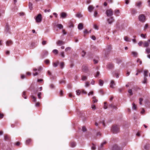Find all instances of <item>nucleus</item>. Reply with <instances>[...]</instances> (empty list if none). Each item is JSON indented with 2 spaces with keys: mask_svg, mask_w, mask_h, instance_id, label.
<instances>
[{
  "mask_svg": "<svg viewBox=\"0 0 150 150\" xmlns=\"http://www.w3.org/2000/svg\"><path fill=\"white\" fill-rule=\"evenodd\" d=\"M71 146L72 147H74L76 145V143L74 142H71Z\"/></svg>",
  "mask_w": 150,
  "mask_h": 150,
  "instance_id": "31",
  "label": "nucleus"
},
{
  "mask_svg": "<svg viewBox=\"0 0 150 150\" xmlns=\"http://www.w3.org/2000/svg\"><path fill=\"white\" fill-rule=\"evenodd\" d=\"M65 83V81L64 79H62L59 81V83L60 84H62V83Z\"/></svg>",
  "mask_w": 150,
  "mask_h": 150,
  "instance_id": "42",
  "label": "nucleus"
},
{
  "mask_svg": "<svg viewBox=\"0 0 150 150\" xmlns=\"http://www.w3.org/2000/svg\"><path fill=\"white\" fill-rule=\"evenodd\" d=\"M57 26L59 29H61L63 28V26L61 24H58L57 25Z\"/></svg>",
  "mask_w": 150,
  "mask_h": 150,
  "instance_id": "25",
  "label": "nucleus"
},
{
  "mask_svg": "<svg viewBox=\"0 0 150 150\" xmlns=\"http://www.w3.org/2000/svg\"><path fill=\"white\" fill-rule=\"evenodd\" d=\"M131 53L133 56L134 57H137L138 55L137 53L136 52L132 51L131 52Z\"/></svg>",
  "mask_w": 150,
  "mask_h": 150,
  "instance_id": "20",
  "label": "nucleus"
},
{
  "mask_svg": "<svg viewBox=\"0 0 150 150\" xmlns=\"http://www.w3.org/2000/svg\"><path fill=\"white\" fill-rule=\"evenodd\" d=\"M143 44V42L142 41H140L138 43V44L140 46H141L142 45V44Z\"/></svg>",
  "mask_w": 150,
  "mask_h": 150,
  "instance_id": "61",
  "label": "nucleus"
},
{
  "mask_svg": "<svg viewBox=\"0 0 150 150\" xmlns=\"http://www.w3.org/2000/svg\"><path fill=\"white\" fill-rule=\"evenodd\" d=\"M67 16V13L64 12H62L60 13V17L62 18H65Z\"/></svg>",
  "mask_w": 150,
  "mask_h": 150,
  "instance_id": "6",
  "label": "nucleus"
},
{
  "mask_svg": "<svg viewBox=\"0 0 150 150\" xmlns=\"http://www.w3.org/2000/svg\"><path fill=\"white\" fill-rule=\"evenodd\" d=\"M65 42L59 40L57 42V44L59 46H60L64 44Z\"/></svg>",
  "mask_w": 150,
  "mask_h": 150,
  "instance_id": "11",
  "label": "nucleus"
},
{
  "mask_svg": "<svg viewBox=\"0 0 150 150\" xmlns=\"http://www.w3.org/2000/svg\"><path fill=\"white\" fill-rule=\"evenodd\" d=\"M128 92L130 95H133V93L131 89L129 90L128 91Z\"/></svg>",
  "mask_w": 150,
  "mask_h": 150,
  "instance_id": "44",
  "label": "nucleus"
},
{
  "mask_svg": "<svg viewBox=\"0 0 150 150\" xmlns=\"http://www.w3.org/2000/svg\"><path fill=\"white\" fill-rule=\"evenodd\" d=\"M76 95H77L79 96L80 94L81 93V91L80 90H78L76 91Z\"/></svg>",
  "mask_w": 150,
  "mask_h": 150,
  "instance_id": "39",
  "label": "nucleus"
},
{
  "mask_svg": "<svg viewBox=\"0 0 150 150\" xmlns=\"http://www.w3.org/2000/svg\"><path fill=\"white\" fill-rule=\"evenodd\" d=\"M83 25L82 23H80L78 25V28L79 29L81 30L83 28Z\"/></svg>",
  "mask_w": 150,
  "mask_h": 150,
  "instance_id": "18",
  "label": "nucleus"
},
{
  "mask_svg": "<svg viewBox=\"0 0 150 150\" xmlns=\"http://www.w3.org/2000/svg\"><path fill=\"white\" fill-rule=\"evenodd\" d=\"M64 62H62L60 63V67L61 68H62V69L64 67Z\"/></svg>",
  "mask_w": 150,
  "mask_h": 150,
  "instance_id": "24",
  "label": "nucleus"
},
{
  "mask_svg": "<svg viewBox=\"0 0 150 150\" xmlns=\"http://www.w3.org/2000/svg\"><path fill=\"white\" fill-rule=\"evenodd\" d=\"M25 92L24 91L23 93V97H24V98L25 99H26L27 98L26 96H24H24H25Z\"/></svg>",
  "mask_w": 150,
  "mask_h": 150,
  "instance_id": "53",
  "label": "nucleus"
},
{
  "mask_svg": "<svg viewBox=\"0 0 150 150\" xmlns=\"http://www.w3.org/2000/svg\"><path fill=\"white\" fill-rule=\"evenodd\" d=\"M76 16L79 18H81L83 16L82 15L81 13H78L76 15Z\"/></svg>",
  "mask_w": 150,
  "mask_h": 150,
  "instance_id": "30",
  "label": "nucleus"
},
{
  "mask_svg": "<svg viewBox=\"0 0 150 150\" xmlns=\"http://www.w3.org/2000/svg\"><path fill=\"white\" fill-rule=\"evenodd\" d=\"M41 92L39 93H38V97L39 99H41Z\"/></svg>",
  "mask_w": 150,
  "mask_h": 150,
  "instance_id": "47",
  "label": "nucleus"
},
{
  "mask_svg": "<svg viewBox=\"0 0 150 150\" xmlns=\"http://www.w3.org/2000/svg\"><path fill=\"white\" fill-rule=\"evenodd\" d=\"M35 19L36 23H40L42 20L41 15L40 14H38L36 17Z\"/></svg>",
  "mask_w": 150,
  "mask_h": 150,
  "instance_id": "3",
  "label": "nucleus"
},
{
  "mask_svg": "<svg viewBox=\"0 0 150 150\" xmlns=\"http://www.w3.org/2000/svg\"><path fill=\"white\" fill-rule=\"evenodd\" d=\"M93 27L95 29H96V30L98 29V26L96 25H95V24L94 25Z\"/></svg>",
  "mask_w": 150,
  "mask_h": 150,
  "instance_id": "58",
  "label": "nucleus"
},
{
  "mask_svg": "<svg viewBox=\"0 0 150 150\" xmlns=\"http://www.w3.org/2000/svg\"><path fill=\"white\" fill-rule=\"evenodd\" d=\"M93 91H91L88 94V95L89 96L90 95H93Z\"/></svg>",
  "mask_w": 150,
  "mask_h": 150,
  "instance_id": "60",
  "label": "nucleus"
},
{
  "mask_svg": "<svg viewBox=\"0 0 150 150\" xmlns=\"http://www.w3.org/2000/svg\"><path fill=\"white\" fill-rule=\"evenodd\" d=\"M112 150H122V149L117 145L115 144L113 146Z\"/></svg>",
  "mask_w": 150,
  "mask_h": 150,
  "instance_id": "5",
  "label": "nucleus"
},
{
  "mask_svg": "<svg viewBox=\"0 0 150 150\" xmlns=\"http://www.w3.org/2000/svg\"><path fill=\"white\" fill-rule=\"evenodd\" d=\"M104 106L103 107V108L104 109H106L108 108L107 106V103L106 102H105L104 103Z\"/></svg>",
  "mask_w": 150,
  "mask_h": 150,
  "instance_id": "33",
  "label": "nucleus"
},
{
  "mask_svg": "<svg viewBox=\"0 0 150 150\" xmlns=\"http://www.w3.org/2000/svg\"><path fill=\"white\" fill-rule=\"evenodd\" d=\"M71 49V48L69 47H67L65 49V51L67 52L68 51H70Z\"/></svg>",
  "mask_w": 150,
  "mask_h": 150,
  "instance_id": "48",
  "label": "nucleus"
},
{
  "mask_svg": "<svg viewBox=\"0 0 150 150\" xmlns=\"http://www.w3.org/2000/svg\"><path fill=\"white\" fill-rule=\"evenodd\" d=\"M12 42L11 40H8L6 41V46H9L12 45Z\"/></svg>",
  "mask_w": 150,
  "mask_h": 150,
  "instance_id": "16",
  "label": "nucleus"
},
{
  "mask_svg": "<svg viewBox=\"0 0 150 150\" xmlns=\"http://www.w3.org/2000/svg\"><path fill=\"white\" fill-rule=\"evenodd\" d=\"M142 2L140 1H139L137 2L136 4V6L138 7H140L142 4Z\"/></svg>",
  "mask_w": 150,
  "mask_h": 150,
  "instance_id": "37",
  "label": "nucleus"
},
{
  "mask_svg": "<svg viewBox=\"0 0 150 150\" xmlns=\"http://www.w3.org/2000/svg\"><path fill=\"white\" fill-rule=\"evenodd\" d=\"M106 143V142L105 141L103 142L99 146L98 148V150H102L103 147V146Z\"/></svg>",
  "mask_w": 150,
  "mask_h": 150,
  "instance_id": "10",
  "label": "nucleus"
},
{
  "mask_svg": "<svg viewBox=\"0 0 150 150\" xmlns=\"http://www.w3.org/2000/svg\"><path fill=\"white\" fill-rule=\"evenodd\" d=\"M89 86V83L88 82H86L85 83V86L88 87Z\"/></svg>",
  "mask_w": 150,
  "mask_h": 150,
  "instance_id": "57",
  "label": "nucleus"
},
{
  "mask_svg": "<svg viewBox=\"0 0 150 150\" xmlns=\"http://www.w3.org/2000/svg\"><path fill=\"white\" fill-rule=\"evenodd\" d=\"M139 20L142 22H144L145 21V17L143 14L140 15L138 17Z\"/></svg>",
  "mask_w": 150,
  "mask_h": 150,
  "instance_id": "4",
  "label": "nucleus"
},
{
  "mask_svg": "<svg viewBox=\"0 0 150 150\" xmlns=\"http://www.w3.org/2000/svg\"><path fill=\"white\" fill-rule=\"evenodd\" d=\"M50 87L51 89H53L54 88V85L53 84H51L50 85Z\"/></svg>",
  "mask_w": 150,
  "mask_h": 150,
  "instance_id": "49",
  "label": "nucleus"
},
{
  "mask_svg": "<svg viewBox=\"0 0 150 150\" xmlns=\"http://www.w3.org/2000/svg\"><path fill=\"white\" fill-rule=\"evenodd\" d=\"M41 70V67H40L38 69L34 68L33 69V70L34 71H40Z\"/></svg>",
  "mask_w": 150,
  "mask_h": 150,
  "instance_id": "21",
  "label": "nucleus"
},
{
  "mask_svg": "<svg viewBox=\"0 0 150 150\" xmlns=\"http://www.w3.org/2000/svg\"><path fill=\"white\" fill-rule=\"evenodd\" d=\"M96 149L95 146L94 144H92V146L91 147V149L92 150H95Z\"/></svg>",
  "mask_w": 150,
  "mask_h": 150,
  "instance_id": "43",
  "label": "nucleus"
},
{
  "mask_svg": "<svg viewBox=\"0 0 150 150\" xmlns=\"http://www.w3.org/2000/svg\"><path fill=\"white\" fill-rule=\"evenodd\" d=\"M9 138L8 136L7 135H6L4 136V139L6 140H9Z\"/></svg>",
  "mask_w": 150,
  "mask_h": 150,
  "instance_id": "35",
  "label": "nucleus"
},
{
  "mask_svg": "<svg viewBox=\"0 0 150 150\" xmlns=\"http://www.w3.org/2000/svg\"><path fill=\"white\" fill-rule=\"evenodd\" d=\"M86 54V52L84 50H82L81 52V55L82 57H84Z\"/></svg>",
  "mask_w": 150,
  "mask_h": 150,
  "instance_id": "38",
  "label": "nucleus"
},
{
  "mask_svg": "<svg viewBox=\"0 0 150 150\" xmlns=\"http://www.w3.org/2000/svg\"><path fill=\"white\" fill-rule=\"evenodd\" d=\"M115 85V82L113 80L111 81L110 83V87L112 88H114V86Z\"/></svg>",
  "mask_w": 150,
  "mask_h": 150,
  "instance_id": "13",
  "label": "nucleus"
},
{
  "mask_svg": "<svg viewBox=\"0 0 150 150\" xmlns=\"http://www.w3.org/2000/svg\"><path fill=\"white\" fill-rule=\"evenodd\" d=\"M145 53L147 54H149L150 53V48L149 47H147L145 49Z\"/></svg>",
  "mask_w": 150,
  "mask_h": 150,
  "instance_id": "19",
  "label": "nucleus"
},
{
  "mask_svg": "<svg viewBox=\"0 0 150 150\" xmlns=\"http://www.w3.org/2000/svg\"><path fill=\"white\" fill-rule=\"evenodd\" d=\"M87 77L86 76H81V80L82 81H85L87 79Z\"/></svg>",
  "mask_w": 150,
  "mask_h": 150,
  "instance_id": "28",
  "label": "nucleus"
},
{
  "mask_svg": "<svg viewBox=\"0 0 150 150\" xmlns=\"http://www.w3.org/2000/svg\"><path fill=\"white\" fill-rule=\"evenodd\" d=\"M44 62L46 64H48L50 63V61L47 59L45 60L44 61Z\"/></svg>",
  "mask_w": 150,
  "mask_h": 150,
  "instance_id": "46",
  "label": "nucleus"
},
{
  "mask_svg": "<svg viewBox=\"0 0 150 150\" xmlns=\"http://www.w3.org/2000/svg\"><path fill=\"white\" fill-rule=\"evenodd\" d=\"M122 62V61L120 59H118L117 60V62L118 64H119L120 63H121Z\"/></svg>",
  "mask_w": 150,
  "mask_h": 150,
  "instance_id": "62",
  "label": "nucleus"
},
{
  "mask_svg": "<svg viewBox=\"0 0 150 150\" xmlns=\"http://www.w3.org/2000/svg\"><path fill=\"white\" fill-rule=\"evenodd\" d=\"M31 142V139H28L26 140V144H28Z\"/></svg>",
  "mask_w": 150,
  "mask_h": 150,
  "instance_id": "50",
  "label": "nucleus"
},
{
  "mask_svg": "<svg viewBox=\"0 0 150 150\" xmlns=\"http://www.w3.org/2000/svg\"><path fill=\"white\" fill-rule=\"evenodd\" d=\"M148 73V71L147 70H145L144 71V77H145L147 76V74Z\"/></svg>",
  "mask_w": 150,
  "mask_h": 150,
  "instance_id": "32",
  "label": "nucleus"
},
{
  "mask_svg": "<svg viewBox=\"0 0 150 150\" xmlns=\"http://www.w3.org/2000/svg\"><path fill=\"white\" fill-rule=\"evenodd\" d=\"M92 99H93L92 103H94L98 102V100L96 99V97H93L92 98Z\"/></svg>",
  "mask_w": 150,
  "mask_h": 150,
  "instance_id": "15",
  "label": "nucleus"
},
{
  "mask_svg": "<svg viewBox=\"0 0 150 150\" xmlns=\"http://www.w3.org/2000/svg\"><path fill=\"white\" fill-rule=\"evenodd\" d=\"M32 97L33 99V101H34V102H35L36 101V98L33 96H32Z\"/></svg>",
  "mask_w": 150,
  "mask_h": 150,
  "instance_id": "56",
  "label": "nucleus"
},
{
  "mask_svg": "<svg viewBox=\"0 0 150 150\" xmlns=\"http://www.w3.org/2000/svg\"><path fill=\"white\" fill-rule=\"evenodd\" d=\"M106 13L107 17H112V16L113 15V11L111 9L107 10L106 11Z\"/></svg>",
  "mask_w": 150,
  "mask_h": 150,
  "instance_id": "2",
  "label": "nucleus"
},
{
  "mask_svg": "<svg viewBox=\"0 0 150 150\" xmlns=\"http://www.w3.org/2000/svg\"><path fill=\"white\" fill-rule=\"evenodd\" d=\"M69 28H73L74 27V25L72 22H70L69 23Z\"/></svg>",
  "mask_w": 150,
  "mask_h": 150,
  "instance_id": "45",
  "label": "nucleus"
},
{
  "mask_svg": "<svg viewBox=\"0 0 150 150\" xmlns=\"http://www.w3.org/2000/svg\"><path fill=\"white\" fill-rule=\"evenodd\" d=\"M47 44V41H46L44 40L42 42V44L43 45H45Z\"/></svg>",
  "mask_w": 150,
  "mask_h": 150,
  "instance_id": "55",
  "label": "nucleus"
},
{
  "mask_svg": "<svg viewBox=\"0 0 150 150\" xmlns=\"http://www.w3.org/2000/svg\"><path fill=\"white\" fill-rule=\"evenodd\" d=\"M124 39L126 41L130 42L131 41L130 40L127 36L125 37Z\"/></svg>",
  "mask_w": 150,
  "mask_h": 150,
  "instance_id": "29",
  "label": "nucleus"
},
{
  "mask_svg": "<svg viewBox=\"0 0 150 150\" xmlns=\"http://www.w3.org/2000/svg\"><path fill=\"white\" fill-rule=\"evenodd\" d=\"M107 21L109 24H111L114 21V19L112 17H110V18H108Z\"/></svg>",
  "mask_w": 150,
  "mask_h": 150,
  "instance_id": "7",
  "label": "nucleus"
},
{
  "mask_svg": "<svg viewBox=\"0 0 150 150\" xmlns=\"http://www.w3.org/2000/svg\"><path fill=\"white\" fill-rule=\"evenodd\" d=\"M94 8V7L92 5H90L88 6V11L90 12H91Z\"/></svg>",
  "mask_w": 150,
  "mask_h": 150,
  "instance_id": "12",
  "label": "nucleus"
},
{
  "mask_svg": "<svg viewBox=\"0 0 150 150\" xmlns=\"http://www.w3.org/2000/svg\"><path fill=\"white\" fill-rule=\"evenodd\" d=\"M32 6H33L32 4L31 3L29 2V4H28V6H29V8L30 10H32V9L33 8Z\"/></svg>",
  "mask_w": 150,
  "mask_h": 150,
  "instance_id": "23",
  "label": "nucleus"
},
{
  "mask_svg": "<svg viewBox=\"0 0 150 150\" xmlns=\"http://www.w3.org/2000/svg\"><path fill=\"white\" fill-rule=\"evenodd\" d=\"M60 54L62 57H65V55L64 52H61L60 53Z\"/></svg>",
  "mask_w": 150,
  "mask_h": 150,
  "instance_id": "52",
  "label": "nucleus"
},
{
  "mask_svg": "<svg viewBox=\"0 0 150 150\" xmlns=\"http://www.w3.org/2000/svg\"><path fill=\"white\" fill-rule=\"evenodd\" d=\"M146 80H147V79L145 77H144V80L143 81V83H146Z\"/></svg>",
  "mask_w": 150,
  "mask_h": 150,
  "instance_id": "51",
  "label": "nucleus"
},
{
  "mask_svg": "<svg viewBox=\"0 0 150 150\" xmlns=\"http://www.w3.org/2000/svg\"><path fill=\"white\" fill-rule=\"evenodd\" d=\"M52 52L55 54H57L58 53V51L56 49H54L52 51Z\"/></svg>",
  "mask_w": 150,
  "mask_h": 150,
  "instance_id": "40",
  "label": "nucleus"
},
{
  "mask_svg": "<svg viewBox=\"0 0 150 150\" xmlns=\"http://www.w3.org/2000/svg\"><path fill=\"white\" fill-rule=\"evenodd\" d=\"M132 109L134 110H136L137 109V106L134 103H133L132 104Z\"/></svg>",
  "mask_w": 150,
  "mask_h": 150,
  "instance_id": "34",
  "label": "nucleus"
},
{
  "mask_svg": "<svg viewBox=\"0 0 150 150\" xmlns=\"http://www.w3.org/2000/svg\"><path fill=\"white\" fill-rule=\"evenodd\" d=\"M91 108L93 110H95L96 109V108L95 105L93 104H92L91 105Z\"/></svg>",
  "mask_w": 150,
  "mask_h": 150,
  "instance_id": "22",
  "label": "nucleus"
},
{
  "mask_svg": "<svg viewBox=\"0 0 150 150\" xmlns=\"http://www.w3.org/2000/svg\"><path fill=\"white\" fill-rule=\"evenodd\" d=\"M107 67L109 69H111L113 68V65L112 63H109L108 64Z\"/></svg>",
  "mask_w": 150,
  "mask_h": 150,
  "instance_id": "17",
  "label": "nucleus"
},
{
  "mask_svg": "<svg viewBox=\"0 0 150 150\" xmlns=\"http://www.w3.org/2000/svg\"><path fill=\"white\" fill-rule=\"evenodd\" d=\"M115 12L116 13L117 15H118V14H119V13H120L119 12V11L118 10H115Z\"/></svg>",
  "mask_w": 150,
  "mask_h": 150,
  "instance_id": "64",
  "label": "nucleus"
},
{
  "mask_svg": "<svg viewBox=\"0 0 150 150\" xmlns=\"http://www.w3.org/2000/svg\"><path fill=\"white\" fill-rule=\"evenodd\" d=\"M42 54L43 57L47 56L48 54V52L46 50H44L42 51Z\"/></svg>",
  "mask_w": 150,
  "mask_h": 150,
  "instance_id": "14",
  "label": "nucleus"
},
{
  "mask_svg": "<svg viewBox=\"0 0 150 150\" xmlns=\"http://www.w3.org/2000/svg\"><path fill=\"white\" fill-rule=\"evenodd\" d=\"M149 42H150V39L148 40L147 42H145L143 44V47H147L149 46Z\"/></svg>",
  "mask_w": 150,
  "mask_h": 150,
  "instance_id": "8",
  "label": "nucleus"
},
{
  "mask_svg": "<svg viewBox=\"0 0 150 150\" xmlns=\"http://www.w3.org/2000/svg\"><path fill=\"white\" fill-rule=\"evenodd\" d=\"M59 64V62H58L56 63H53V66L54 67H56L57 66V65Z\"/></svg>",
  "mask_w": 150,
  "mask_h": 150,
  "instance_id": "36",
  "label": "nucleus"
},
{
  "mask_svg": "<svg viewBox=\"0 0 150 150\" xmlns=\"http://www.w3.org/2000/svg\"><path fill=\"white\" fill-rule=\"evenodd\" d=\"M5 32L6 33H9V28L8 26H6L5 29Z\"/></svg>",
  "mask_w": 150,
  "mask_h": 150,
  "instance_id": "27",
  "label": "nucleus"
},
{
  "mask_svg": "<svg viewBox=\"0 0 150 150\" xmlns=\"http://www.w3.org/2000/svg\"><path fill=\"white\" fill-rule=\"evenodd\" d=\"M120 128L119 126L117 125H113L111 129V131L113 133H117L119 132Z\"/></svg>",
  "mask_w": 150,
  "mask_h": 150,
  "instance_id": "1",
  "label": "nucleus"
},
{
  "mask_svg": "<svg viewBox=\"0 0 150 150\" xmlns=\"http://www.w3.org/2000/svg\"><path fill=\"white\" fill-rule=\"evenodd\" d=\"M149 147V145H146L144 147V149L146 150H147Z\"/></svg>",
  "mask_w": 150,
  "mask_h": 150,
  "instance_id": "54",
  "label": "nucleus"
},
{
  "mask_svg": "<svg viewBox=\"0 0 150 150\" xmlns=\"http://www.w3.org/2000/svg\"><path fill=\"white\" fill-rule=\"evenodd\" d=\"M109 106L110 107L113 108H116V107L114 105L112 104H109Z\"/></svg>",
  "mask_w": 150,
  "mask_h": 150,
  "instance_id": "41",
  "label": "nucleus"
},
{
  "mask_svg": "<svg viewBox=\"0 0 150 150\" xmlns=\"http://www.w3.org/2000/svg\"><path fill=\"white\" fill-rule=\"evenodd\" d=\"M82 70L83 71L86 72L88 70V67L85 65H83L82 66Z\"/></svg>",
  "mask_w": 150,
  "mask_h": 150,
  "instance_id": "9",
  "label": "nucleus"
},
{
  "mask_svg": "<svg viewBox=\"0 0 150 150\" xmlns=\"http://www.w3.org/2000/svg\"><path fill=\"white\" fill-rule=\"evenodd\" d=\"M82 130L83 131V132H86V127L84 126L82 127Z\"/></svg>",
  "mask_w": 150,
  "mask_h": 150,
  "instance_id": "59",
  "label": "nucleus"
},
{
  "mask_svg": "<svg viewBox=\"0 0 150 150\" xmlns=\"http://www.w3.org/2000/svg\"><path fill=\"white\" fill-rule=\"evenodd\" d=\"M21 79H23L25 78V76L24 75H22L21 76Z\"/></svg>",
  "mask_w": 150,
  "mask_h": 150,
  "instance_id": "63",
  "label": "nucleus"
},
{
  "mask_svg": "<svg viewBox=\"0 0 150 150\" xmlns=\"http://www.w3.org/2000/svg\"><path fill=\"white\" fill-rule=\"evenodd\" d=\"M103 83H104V82L103 80H102L101 79H100L99 80V85L100 86H102L103 85Z\"/></svg>",
  "mask_w": 150,
  "mask_h": 150,
  "instance_id": "26",
  "label": "nucleus"
}]
</instances>
